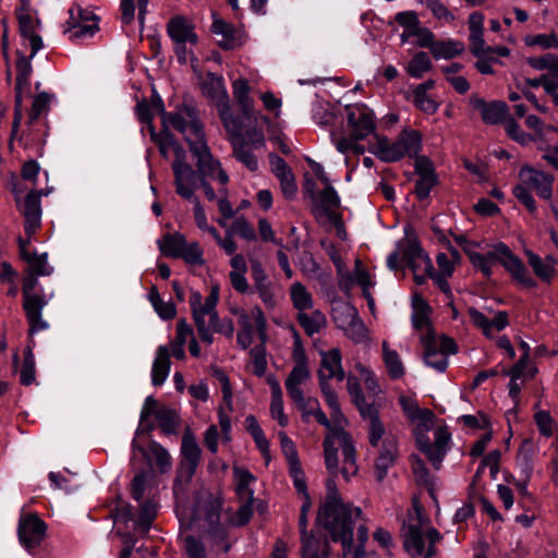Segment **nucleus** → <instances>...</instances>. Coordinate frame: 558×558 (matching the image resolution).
<instances>
[{
	"label": "nucleus",
	"mask_w": 558,
	"mask_h": 558,
	"mask_svg": "<svg viewBox=\"0 0 558 558\" xmlns=\"http://www.w3.org/2000/svg\"><path fill=\"white\" fill-rule=\"evenodd\" d=\"M362 514L351 502L320 504L315 524L322 527L333 543L342 546L343 555H350L353 547L355 519Z\"/></svg>",
	"instance_id": "nucleus-1"
},
{
	"label": "nucleus",
	"mask_w": 558,
	"mask_h": 558,
	"mask_svg": "<svg viewBox=\"0 0 558 558\" xmlns=\"http://www.w3.org/2000/svg\"><path fill=\"white\" fill-rule=\"evenodd\" d=\"M202 459V449L190 427H186L180 448V461L173 480V493L183 492L192 482Z\"/></svg>",
	"instance_id": "nucleus-2"
},
{
	"label": "nucleus",
	"mask_w": 558,
	"mask_h": 558,
	"mask_svg": "<svg viewBox=\"0 0 558 558\" xmlns=\"http://www.w3.org/2000/svg\"><path fill=\"white\" fill-rule=\"evenodd\" d=\"M424 348V363L426 366L436 369L439 373H445L448 368V355H454L459 351L458 343L452 337L441 335L439 337V348L437 344V335L433 327H430L426 335L421 338Z\"/></svg>",
	"instance_id": "nucleus-3"
},
{
	"label": "nucleus",
	"mask_w": 558,
	"mask_h": 558,
	"mask_svg": "<svg viewBox=\"0 0 558 558\" xmlns=\"http://www.w3.org/2000/svg\"><path fill=\"white\" fill-rule=\"evenodd\" d=\"M185 142L193 157L196 159V169L193 168V174H189L185 186L192 189V198L195 191L198 189V181L215 179L216 171L221 167V163L216 159L207 142H191L190 136H185Z\"/></svg>",
	"instance_id": "nucleus-4"
},
{
	"label": "nucleus",
	"mask_w": 558,
	"mask_h": 558,
	"mask_svg": "<svg viewBox=\"0 0 558 558\" xmlns=\"http://www.w3.org/2000/svg\"><path fill=\"white\" fill-rule=\"evenodd\" d=\"M201 87L205 96L211 100L218 101L219 114L223 123L226 125L228 123H232L235 129L241 130V120L230 112L229 95L225 87L223 77L216 73L208 72L206 81L201 85Z\"/></svg>",
	"instance_id": "nucleus-5"
},
{
	"label": "nucleus",
	"mask_w": 558,
	"mask_h": 558,
	"mask_svg": "<svg viewBox=\"0 0 558 558\" xmlns=\"http://www.w3.org/2000/svg\"><path fill=\"white\" fill-rule=\"evenodd\" d=\"M154 416L166 436L177 435L180 427V416L175 409L166 404H159L154 396L145 399L141 411V421L145 422Z\"/></svg>",
	"instance_id": "nucleus-6"
},
{
	"label": "nucleus",
	"mask_w": 558,
	"mask_h": 558,
	"mask_svg": "<svg viewBox=\"0 0 558 558\" xmlns=\"http://www.w3.org/2000/svg\"><path fill=\"white\" fill-rule=\"evenodd\" d=\"M350 134L353 140H365L376 130L374 111L365 104H350L344 107Z\"/></svg>",
	"instance_id": "nucleus-7"
},
{
	"label": "nucleus",
	"mask_w": 558,
	"mask_h": 558,
	"mask_svg": "<svg viewBox=\"0 0 558 558\" xmlns=\"http://www.w3.org/2000/svg\"><path fill=\"white\" fill-rule=\"evenodd\" d=\"M413 173L417 175L413 193L420 202H424L429 198L432 190L440 183L433 160L428 156L417 157Z\"/></svg>",
	"instance_id": "nucleus-8"
},
{
	"label": "nucleus",
	"mask_w": 558,
	"mask_h": 558,
	"mask_svg": "<svg viewBox=\"0 0 558 558\" xmlns=\"http://www.w3.org/2000/svg\"><path fill=\"white\" fill-rule=\"evenodd\" d=\"M341 199L337 190L331 184H326L325 189L313 201L312 214L317 218L319 216L327 217L337 228L338 235L345 234L343 222L340 215L336 214L332 208L340 207Z\"/></svg>",
	"instance_id": "nucleus-9"
},
{
	"label": "nucleus",
	"mask_w": 558,
	"mask_h": 558,
	"mask_svg": "<svg viewBox=\"0 0 558 558\" xmlns=\"http://www.w3.org/2000/svg\"><path fill=\"white\" fill-rule=\"evenodd\" d=\"M47 529V523L37 513L23 515L17 525L19 541L25 549L32 550L45 539Z\"/></svg>",
	"instance_id": "nucleus-10"
},
{
	"label": "nucleus",
	"mask_w": 558,
	"mask_h": 558,
	"mask_svg": "<svg viewBox=\"0 0 558 558\" xmlns=\"http://www.w3.org/2000/svg\"><path fill=\"white\" fill-rule=\"evenodd\" d=\"M520 184H524L529 190H534L536 195L545 201H550L553 197V185L555 178L551 173L543 170H537L534 167L525 163L519 171Z\"/></svg>",
	"instance_id": "nucleus-11"
},
{
	"label": "nucleus",
	"mask_w": 558,
	"mask_h": 558,
	"mask_svg": "<svg viewBox=\"0 0 558 558\" xmlns=\"http://www.w3.org/2000/svg\"><path fill=\"white\" fill-rule=\"evenodd\" d=\"M469 104L480 112L483 123L487 125L504 124L511 117L509 106L504 100L487 101L477 94H472Z\"/></svg>",
	"instance_id": "nucleus-12"
},
{
	"label": "nucleus",
	"mask_w": 558,
	"mask_h": 558,
	"mask_svg": "<svg viewBox=\"0 0 558 558\" xmlns=\"http://www.w3.org/2000/svg\"><path fill=\"white\" fill-rule=\"evenodd\" d=\"M174 160L172 162V172L174 177L175 193L184 199H192V189L185 186L189 174H193V167L186 161V151L179 143L173 148Z\"/></svg>",
	"instance_id": "nucleus-13"
},
{
	"label": "nucleus",
	"mask_w": 558,
	"mask_h": 558,
	"mask_svg": "<svg viewBox=\"0 0 558 558\" xmlns=\"http://www.w3.org/2000/svg\"><path fill=\"white\" fill-rule=\"evenodd\" d=\"M131 450L133 453H140L151 466V457L155 459V464L160 473H166L171 466V457L167 449L159 442L150 439L148 449L145 448L137 439L133 438L131 442Z\"/></svg>",
	"instance_id": "nucleus-14"
},
{
	"label": "nucleus",
	"mask_w": 558,
	"mask_h": 558,
	"mask_svg": "<svg viewBox=\"0 0 558 558\" xmlns=\"http://www.w3.org/2000/svg\"><path fill=\"white\" fill-rule=\"evenodd\" d=\"M502 255L501 266L508 271L512 279L520 283L522 287L527 289H534L537 287V282L527 275V268L523 260L515 255L509 246H500Z\"/></svg>",
	"instance_id": "nucleus-15"
},
{
	"label": "nucleus",
	"mask_w": 558,
	"mask_h": 558,
	"mask_svg": "<svg viewBox=\"0 0 558 558\" xmlns=\"http://www.w3.org/2000/svg\"><path fill=\"white\" fill-rule=\"evenodd\" d=\"M47 304L46 298H33L27 304H23V310L29 325L28 343H31L34 333L49 328L48 322L43 318V310Z\"/></svg>",
	"instance_id": "nucleus-16"
},
{
	"label": "nucleus",
	"mask_w": 558,
	"mask_h": 558,
	"mask_svg": "<svg viewBox=\"0 0 558 558\" xmlns=\"http://www.w3.org/2000/svg\"><path fill=\"white\" fill-rule=\"evenodd\" d=\"M397 440L386 438L383 441L381 449L375 461V476L378 483H381L386 478L389 468L393 465L397 459Z\"/></svg>",
	"instance_id": "nucleus-17"
},
{
	"label": "nucleus",
	"mask_w": 558,
	"mask_h": 558,
	"mask_svg": "<svg viewBox=\"0 0 558 558\" xmlns=\"http://www.w3.org/2000/svg\"><path fill=\"white\" fill-rule=\"evenodd\" d=\"M403 546L412 557H421L425 551V536L418 524H402Z\"/></svg>",
	"instance_id": "nucleus-18"
},
{
	"label": "nucleus",
	"mask_w": 558,
	"mask_h": 558,
	"mask_svg": "<svg viewBox=\"0 0 558 558\" xmlns=\"http://www.w3.org/2000/svg\"><path fill=\"white\" fill-rule=\"evenodd\" d=\"M213 16L214 21L210 31L216 35L222 36V40L218 41V46L226 51L233 50L240 46L241 40L235 27L231 23L217 17L216 13H213Z\"/></svg>",
	"instance_id": "nucleus-19"
},
{
	"label": "nucleus",
	"mask_w": 558,
	"mask_h": 558,
	"mask_svg": "<svg viewBox=\"0 0 558 558\" xmlns=\"http://www.w3.org/2000/svg\"><path fill=\"white\" fill-rule=\"evenodd\" d=\"M376 145L369 147V151L374 154L379 160L384 162H397L401 160L404 155L401 151L398 141L390 142L387 136L375 134Z\"/></svg>",
	"instance_id": "nucleus-20"
},
{
	"label": "nucleus",
	"mask_w": 558,
	"mask_h": 558,
	"mask_svg": "<svg viewBox=\"0 0 558 558\" xmlns=\"http://www.w3.org/2000/svg\"><path fill=\"white\" fill-rule=\"evenodd\" d=\"M170 367V352L166 345H159L151 367V384L156 387L161 386L169 375Z\"/></svg>",
	"instance_id": "nucleus-21"
},
{
	"label": "nucleus",
	"mask_w": 558,
	"mask_h": 558,
	"mask_svg": "<svg viewBox=\"0 0 558 558\" xmlns=\"http://www.w3.org/2000/svg\"><path fill=\"white\" fill-rule=\"evenodd\" d=\"M330 538L327 535L315 536L314 534L301 538V556L306 558L314 554L322 555L323 558L330 556Z\"/></svg>",
	"instance_id": "nucleus-22"
},
{
	"label": "nucleus",
	"mask_w": 558,
	"mask_h": 558,
	"mask_svg": "<svg viewBox=\"0 0 558 558\" xmlns=\"http://www.w3.org/2000/svg\"><path fill=\"white\" fill-rule=\"evenodd\" d=\"M401 151L404 156H409L416 162L417 157H421L420 151L422 150V134L417 130L403 129L397 138Z\"/></svg>",
	"instance_id": "nucleus-23"
},
{
	"label": "nucleus",
	"mask_w": 558,
	"mask_h": 558,
	"mask_svg": "<svg viewBox=\"0 0 558 558\" xmlns=\"http://www.w3.org/2000/svg\"><path fill=\"white\" fill-rule=\"evenodd\" d=\"M404 234L408 239L407 247L402 252L403 262H412L413 259H422L427 265L432 260L427 253L423 250L414 229L408 225L404 227Z\"/></svg>",
	"instance_id": "nucleus-24"
},
{
	"label": "nucleus",
	"mask_w": 558,
	"mask_h": 558,
	"mask_svg": "<svg viewBox=\"0 0 558 558\" xmlns=\"http://www.w3.org/2000/svg\"><path fill=\"white\" fill-rule=\"evenodd\" d=\"M245 428L247 433L253 438L257 449L259 450L262 457L266 460V463L270 460V450H269V441L259 426L256 417L253 414H250L245 418Z\"/></svg>",
	"instance_id": "nucleus-25"
},
{
	"label": "nucleus",
	"mask_w": 558,
	"mask_h": 558,
	"mask_svg": "<svg viewBox=\"0 0 558 558\" xmlns=\"http://www.w3.org/2000/svg\"><path fill=\"white\" fill-rule=\"evenodd\" d=\"M70 17L66 21L64 33L69 34V38L72 41H76L78 39H83L86 37H93L94 34L99 29L97 23L85 24L76 22V17L74 14V9L69 10Z\"/></svg>",
	"instance_id": "nucleus-26"
},
{
	"label": "nucleus",
	"mask_w": 558,
	"mask_h": 558,
	"mask_svg": "<svg viewBox=\"0 0 558 558\" xmlns=\"http://www.w3.org/2000/svg\"><path fill=\"white\" fill-rule=\"evenodd\" d=\"M185 240V235L180 232L166 233L162 239L157 241V245L161 254L166 257L179 259L177 254L182 252Z\"/></svg>",
	"instance_id": "nucleus-27"
},
{
	"label": "nucleus",
	"mask_w": 558,
	"mask_h": 558,
	"mask_svg": "<svg viewBox=\"0 0 558 558\" xmlns=\"http://www.w3.org/2000/svg\"><path fill=\"white\" fill-rule=\"evenodd\" d=\"M161 130L159 133L156 132L155 126H151L150 137L151 141L158 146L159 153L162 157L168 156V149L173 148L175 145L179 144L177 141L174 134L170 131L169 126L167 125L166 119H162L161 121Z\"/></svg>",
	"instance_id": "nucleus-28"
},
{
	"label": "nucleus",
	"mask_w": 558,
	"mask_h": 558,
	"mask_svg": "<svg viewBox=\"0 0 558 558\" xmlns=\"http://www.w3.org/2000/svg\"><path fill=\"white\" fill-rule=\"evenodd\" d=\"M463 50L464 46L462 43L454 39H446L437 40L430 53L436 60H450L460 56Z\"/></svg>",
	"instance_id": "nucleus-29"
},
{
	"label": "nucleus",
	"mask_w": 558,
	"mask_h": 558,
	"mask_svg": "<svg viewBox=\"0 0 558 558\" xmlns=\"http://www.w3.org/2000/svg\"><path fill=\"white\" fill-rule=\"evenodd\" d=\"M16 61H15V70H16V78L15 85L31 87V76L33 74V65L29 56H26L23 51H15Z\"/></svg>",
	"instance_id": "nucleus-30"
},
{
	"label": "nucleus",
	"mask_w": 558,
	"mask_h": 558,
	"mask_svg": "<svg viewBox=\"0 0 558 558\" xmlns=\"http://www.w3.org/2000/svg\"><path fill=\"white\" fill-rule=\"evenodd\" d=\"M157 515V506L151 499H146L140 505L136 526L143 534L150 531L151 524Z\"/></svg>",
	"instance_id": "nucleus-31"
},
{
	"label": "nucleus",
	"mask_w": 558,
	"mask_h": 558,
	"mask_svg": "<svg viewBox=\"0 0 558 558\" xmlns=\"http://www.w3.org/2000/svg\"><path fill=\"white\" fill-rule=\"evenodd\" d=\"M433 69V62L425 51L416 52L407 65V73L413 78H422Z\"/></svg>",
	"instance_id": "nucleus-32"
},
{
	"label": "nucleus",
	"mask_w": 558,
	"mask_h": 558,
	"mask_svg": "<svg viewBox=\"0 0 558 558\" xmlns=\"http://www.w3.org/2000/svg\"><path fill=\"white\" fill-rule=\"evenodd\" d=\"M192 25L184 16L175 15L167 24L168 36L173 43L185 44V37Z\"/></svg>",
	"instance_id": "nucleus-33"
},
{
	"label": "nucleus",
	"mask_w": 558,
	"mask_h": 558,
	"mask_svg": "<svg viewBox=\"0 0 558 558\" xmlns=\"http://www.w3.org/2000/svg\"><path fill=\"white\" fill-rule=\"evenodd\" d=\"M35 340L32 339L24 350L23 367L20 374V383L23 386H31L35 381V356L33 349L35 347Z\"/></svg>",
	"instance_id": "nucleus-34"
},
{
	"label": "nucleus",
	"mask_w": 558,
	"mask_h": 558,
	"mask_svg": "<svg viewBox=\"0 0 558 558\" xmlns=\"http://www.w3.org/2000/svg\"><path fill=\"white\" fill-rule=\"evenodd\" d=\"M246 147L247 142L245 138H242L239 142H233L232 155L239 162L244 165L250 171L254 172L258 169V160L257 157Z\"/></svg>",
	"instance_id": "nucleus-35"
},
{
	"label": "nucleus",
	"mask_w": 558,
	"mask_h": 558,
	"mask_svg": "<svg viewBox=\"0 0 558 558\" xmlns=\"http://www.w3.org/2000/svg\"><path fill=\"white\" fill-rule=\"evenodd\" d=\"M296 320L308 337L318 333L325 325L326 318L320 311H315L312 316L306 313H299Z\"/></svg>",
	"instance_id": "nucleus-36"
},
{
	"label": "nucleus",
	"mask_w": 558,
	"mask_h": 558,
	"mask_svg": "<svg viewBox=\"0 0 558 558\" xmlns=\"http://www.w3.org/2000/svg\"><path fill=\"white\" fill-rule=\"evenodd\" d=\"M384 362L391 379H399L404 375V367L396 350H390L387 343L383 344Z\"/></svg>",
	"instance_id": "nucleus-37"
},
{
	"label": "nucleus",
	"mask_w": 558,
	"mask_h": 558,
	"mask_svg": "<svg viewBox=\"0 0 558 558\" xmlns=\"http://www.w3.org/2000/svg\"><path fill=\"white\" fill-rule=\"evenodd\" d=\"M234 476L238 480L235 492L239 497L252 499L254 498V490L250 487V485L256 481V477L247 470V469H239L234 468L233 470Z\"/></svg>",
	"instance_id": "nucleus-38"
},
{
	"label": "nucleus",
	"mask_w": 558,
	"mask_h": 558,
	"mask_svg": "<svg viewBox=\"0 0 558 558\" xmlns=\"http://www.w3.org/2000/svg\"><path fill=\"white\" fill-rule=\"evenodd\" d=\"M291 300L293 306L299 311V313H304V311L311 310L313 307L312 294L300 282H296L292 286Z\"/></svg>",
	"instance_id": "nucleus-39"
},
{
	"label": "nucleus",
	"mask_w": 558,
	"mask_h": 558,
	"mask_svg": "<svg viewBox=\"0 0 558 558\" xmlns=\"http://www.w3.org/2000/svg\"><path fill=\"white\" fill-rule=\"evenodd\" d=\"M529 264L532 267L534 274L546 283H550L551 279L556 272V269L553 265H548L543 262V259L532 252L527 253Z\"/></svg>",
	"instance_id": "nucleus-40"
},
{
	"label": "nucleus",
	"mask_w": 558,
	"mask_h": 558,
	"mask_svg": "<svg viewBox=\"0 0 558 558\" xmlns=\"http://www.w3.org/2000/svg\"><path fill=\"white\" fill-rule=\"evenodd\" d=\"M207 534L213 543L221 546L223 553H229L231 544L228 542V530L221 522L207 523Z\"/></svg>",
	"instance_id": "nucleus-41"
},
{
	"label": "nucleus",
	"mask_w": 558,
	"mask_h": 558,
	"mask_svg": "<svg viewBox=\"0 0 558 558\" xmlns=\"http://www.w3.org/2000/svg\"><path fill=\"white\" fill-rule=\"evenodd\" d=\"M505 124V131L507 135L518 144L525 146L529 142L537 141V137L533 134L522 131L520 124L513 117H510Z\"/></svg>",
	"instance_id": "nucleus-42"
},
{
	"label": "nucleus",
	"mask_w": 558,
	"mask_h": 558,
	"mask_svg": "<svg viewBox=\"0 0 558 558\" xmlns=\"http://www.w3.org/2000/svg\"><path fill=\"white\" fill-rule=\"evenodd\" d=\"M326 469L330 475H337L339 469L338 449L333 438L326 436L323 441Z\"/></svg>",
	"instance_id": "nucleus-43"
},
{
	"label": "nucleus",
	"mask_w": 558,
	"mask_h": 558,
	"mask_svg": "<svg viewBox=\"0 0 558 558\" xmlns=\"http://www.w3.org/2000/svg\"><path fill=\"white\" fill-rule=\"evenodd\" d=\"M410 463L417 484L429 488L432 486L430 472L424 460L418 454L412 453L410 456Z\"/></svg>",
	"instance_id": "nucleus-44"
},
{
	"label": "nucleus",
	"mask_w": 558,
	"mask_h": 558,
	"mask_svg": "<svg viewBox=\"0 0 558 558\" xmlns=\"http://www.w3.org/2000/svg\"><path fill=\"white\" fill-rule=\"evenodd\" d=\"M203 248L201 247L198 242L189 243L185 240L182 252H180V254L177 255L179 256V259H183L186 264L202 266L205 262L203 258Z\"/></svg>",
	"instance_id": "nucleus-45"
},
{
	"label": "nucleus",
	"mask_w": 558,
	"mask_h": 558,
	"mask_svg": "<svg viewBox=\"0 0 558 558\" xmlns=\"http://www.w3.org/2000/svg\"><path fill=\"white\" fill-rule=\"evenodd\" d=\"M464 254L468 256L470 263L475 270L480 271L486 280H490L493 276V268L487 263V257L480 252L463 247Z\"/></svg>",
	"instance_id": "nucleus-46"
},
{
	"label": "nucleus",
	"mask_w": 558,
	"mask_h": 558,
	"mask_svg": "<svg viewBox=\"0 0 558 558\" xmlns=\"http://www.w3.org/2000/svg\"><path fill=\"white\" fill-rule=\"evenodd\" d=\"M333 435L341 441L344 463L354 465L355 447L353 445L351 435L348 432H345L342 427L335 428Z\"/></svg>",
	"instance_id": "nucleus-47"
},
{
	"label": "nucleus",
	"mask_w": 558,
	"mask_h": 558,
	"mask_svg": "<svg viewBox=\"0 0 558 558\" xmlns=\"http://www.w3.org/2000/svg\"><path fill=\"white\" fill-rule=\"evenodd\" d=\"M289 476L291 477L298 494L302 496L308 495L307 484L300 460H294L289 464Z\"/></svg>",
	"instance_id": "nucleus-48"
},
{
	"label": "nucleus",
	"mask_w": 558,
	"mask_h": 558,
	"mask_svg": "<svg viewBox=\"0 0 558 558\" xmlns=\"http://www.w3.org/2000/svg\"><path fill=\"white\" fill-rule=\"evenodd\" d=\"M318 376V385L324 397L326 404L329 407L330 411L339 410V400L337 392L331 388L329 383H326V374L319 369L317 373Z\"/></svg>",
	"instance_id": "nucleus-49"
},
{
	"label": "nucleus",
	"mask_w": 558,
	"mask_h": 558,
	"mask_svg": "<svg viewBox=\"0 0 558 558\" xmlns=\"http://www.w3.org/2000/svg\"><path fill=\"white\" fill-rule=\"evenodd\" d=\"M393 22H397L405 31H409L410 35H412V32H415V28H418L421 25L417 13L410 10L398 12L393 16V20L389 21L388 24L392 25Z\"/></svg>",
	"instance_id": "nucleus-50"
},
{
	"label": "nucleus",
	"mask_w": 558,
	"mask_h": 558,
	"mask_svg": "<svg viewBox=\"0 0 558 558\" xmlns=\"http://www.w3.org/2000/svg\"><path fill=\"white\" fill-rule=\"evenodd\" d=\"M426 276L432 279L435 284L438 287V289L449 299L453 298L451 287L448 282L449 276L440 275L438 271H436L432 260H428L426 267H425Z\"/></svg>",
	"instance_id": "nucleus-51"
},
{
	"label": "nucleus",
	"mask_w": 558,
	"mask_h": 558,
	"mask_svg": "<svg viewBox=\"0 0 558 558\" xmlns=\"http://www.w3.org/2000/svg\"><path fill=\"white\" fill-rule=\"evenodd\" d=\"M512 193L514 197L522 204L526 210L535 215L537 213V205L534 196L532 195L531 191L524 186V184H517L512 189Z\"/></svg>",
	"instance_id": "nucleus-52"
},
{
	"label": "nucleus",
	"mask_w": 558,
	"mask_h": 558,
	"mask_svg": "<svg viewBox=\"0 0 558 558\" xmlns=\"http://www.w3.org/2000/svg\"><path fill=\"white\" fill-rule=\"evenodd\" d=\"M526 46H539L543 49L558 48V35L555 32L550 34L529 35L524 38Z\"/></svg>",
	"instance_id": "nucleus-53"
},
{
	"label": "nucleus",
	"mask_w": 558,
	"mask_h": 558,
	"mask_svg": "<svg viewBox=\"0 0 558 558\" xmlns=\"http://www.w3.org/2000/svg\"><path fill=\"white\" fill-rule=\"evenodd\" d=\"M51 101V95L47 92H41L35 96L32 105V109L29 112V121L34 122L39 119V117L49 111Z\"/></svg>",
	"instance_id": "nucleus-54"
},
{
	"label": "nucleus",
	"mask_w": 558,
	"mask_h": 558,
	"mask_svg": "<svg viewBox=\"0 0 558 558\" xmlns=\"http://www.w3.org/2000/svg\"><path fill=\"white\" fill-rule=\"evenodd\" d=\"M209 327L214 332L221 333L228 338H231L234 332L232 319L229 317L221 319L218 313H213L209 316Z\"/></svg>",
	"instance_id": "nucleus-55"
},
{
	"label": "nucleus",
	"mask_w": 558,
	"mask_h": 558,
	"mask_svg": "<svg viewBox=\"0 0 558 558\" xmlns=\"http://www.w3.org/2000/svg\"><path fill=\"white\" fill-rule=\"evenodd\" d=\"M434 420L435 414L432 410L427 408H420L418 405H415L414 412L409 417L411 423L416 424L414 428H432Z\"/></svg>",
	"instance_id": "nucleus-56"
},
{
	"label": "nucleus",
	"mask_w": 558,
	"mask_h": 558,
	"mask_svg": "<svg viewBox=\"0 0 558 558\" xmlns=\"http://www.w3.org/2000/svg\"><path fill=\"white\" fill-rule=\"evenodd\" d=\"M250 354L253 359L254 365V374L257 377H263L267 371V359H266V348L264 344H259L254 347Z\"/></svg>",
	"instance_id": "nucleus-57"
},
{
	"label": "nucleus",
	"mask_w": 558,
	"mask_h": 558,
	"mask_svg": "<svg viewBox=\"0 0 558 558\" xmlns=\"http://www.w3.org/2000/svg\"><path fill=\"white\" fill-rule=\"evenodd\" d=\"M147 476L148 471L141 470L134 475V477L131 481V496L137 502H141L143 500L147 485Z\"/></svg>",
	"instance_id": "nucleus-58"
},
{
	"label": "nucleus",
	"mask_w": 558,
	"mask_h": 558,
	"mask_svg": "<svg viewBox=\"0 0 558 558\" xmlns=\"http://www.w3.org/2000/svg\"><path fill=\"white\" fill-rule=\"evenodd\" d=\"M417 1L424 4L432 12L434 17L446 22H452L454 20V15L448 10V8L444 3L440 2V0Z\"/></svg>",
	"instance_id": "nucleus-59"
},
{
	"label": "nucleus",
	"mask_w": 558,
	"mask_h": 558,
	"mask_svg": "<svg viewBox=\"0 0 558 558\" xmlns=\"http://www.w3.org/2000/svg\"><path fill=\"white\" fill-rule=\"evenodd\" d=\"M40 191H31L24 201V217H41Z\"/></svg>",
	"instance_id": "nucleus-60"
},
{
	"label": "nucleus",
	"mask_w": 558,
	"mask_h": 558,
	"mask_svg": "<svg viewBox=\"0 0 558 558\" xmlns=\"http://www.w3.org/2000/svg\"><path fill=\"white\" fill-rule=\"evenodd\" d=\"M319 355L322 367L327 369L329 374L331 373V369L342 364V353L339 348H332L328 351L322 350L319 351Z\"/></svg>",
	"instance_id": "nucleus-61"
},
{
	"label": "nucleus",
	"mask_w": 558,
	"mask_h": 558,
	"mask_svg": "<svg viewBox=\"0 0 558 558\" xmlns=\"http://www.w3.org/2000/svg\"><path fill=\"white\" fill-rule=\"evenodd\" d=\"M468 314L473 325L481 328L485 337L490 338L493 329V323H490V319L473 306L468 308Z\"/></svg>",
	"instance_id": "nucleus-62"
},
{
	"label": "nucleus",
	"mask_w": 558,
	"mask_h": 558,
	"mask_svg": "<svg viewBox=\"0 0 558 558\" xmlns=\"http://www.w3.org/2000/svg\"><path fill=\"white\" fill-rule=\"evenodd\" d=\"M349 336L355 343H362L368 338V329L356 313L350 323Z\"/></svg>",
	"instance_id": "nucleus-63"
},
{
	"label": "nucleus",
	"mask_w": 558,
	"mask_h": 558,
	"mask_svg": "<svg viewBox=\"0 0 558 558\" xmlns=\"http://www.w3.org/2000/svg\"><path fill=\"white\" fill-rule=\"evenodd\" d=\"M184 547L189 558H207L203 542L194 535H187L185 537Z\"/></svg>",
	"instance_id": "nucleus-64"
}]
</instances>
